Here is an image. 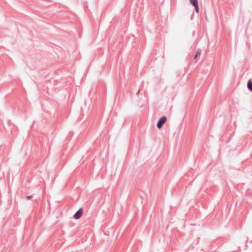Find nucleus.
Listing matches in <instances>:
<instances>
[{"mask_svg": "<svg viewBox=\"0 0 252 252\" xmlns=\"http://www.w3.org/2000/svg\"><path fill=\"white\" fill-rule=\"evenodd\" d=\"M166 121V117L165 116L162 117L158 121L157 124V127L160 128L162 125L165 123Z\"/></svg>", "mask_w": 252, "mask_h": 252, "instance_id": "1", "label": "nucleus"}, {"mask_svg": "<svg viewBox=\"0 0 252 252\" xmlns=\"http://www.w3.org/2000/svg\"><path fill=\"white\" fill-rule=\"evenodd\" d=\"M82 215L83 210L81 208L74 215L73 217L75 219H79L81 217Z\"/></svg>", "mask_w": 252, "mask_h": 252, "instance_id": "2", "label": "nucleus"}, {"mask_svg": "<svg viewBox=\"0 0 252 252\" xmlns=\"http://www.w3.org/2000/svg\"><path fill=\"white\" fill-rule=\"evenodd\" d=\"M248 87L251 91H252V81L251 80H250L248 83Z\"/></svg>", "mask_w": 252, "mask_h": 252, "instance_id": "3", "label": "nucleus"}, {"mask_svg": "<svg viewBox=\"0 0 252 252\" xmlns=\"http://www.w3.org/2000/svg\"><path fill=\"white\" fill-rule=\"evenodd\" d=\"M190 3L192 4L193 5L197 4L198 3L197 0H189Z\"/></svg>", "mask_w": 252, "mask_h": 252, "instance_id": "4", "label": "nucleus"}, {"mask_svg": "<svg viewBox=\"0 0 252 252\" xmlns=\"http://www.w3.org/2000/svg\"><path fill=\"white\" fill-rule=\"evenodd\" d=\"M193 6L195 7L196 12L197 13H198L199 12V6L198 5V3L194 5Z\"/></svg>", "mask_w": 252, "mask_h": 252, "instance_id": "5", "label": "nucleus"}, {"mask_svg": "<svg viewBox=\"0 0 252 252\" xmlns=\"http://www.w3.org/2000/svg\"><path fill=\"white\" fill-rule=\"evenodd\" d=\"M200 53L199 52H198V53H197L195 55V56H194V60H196V61H197V59L198 56V55H200Z\"/></svg>", "mask_w": 252, "mask_h": 252, "instance_id": "6", "label": "nucleus"}]
</instances>
